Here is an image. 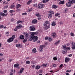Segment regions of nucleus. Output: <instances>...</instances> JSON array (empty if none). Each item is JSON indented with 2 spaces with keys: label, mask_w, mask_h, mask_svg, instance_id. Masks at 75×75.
Instances as JSON below:
<instances>
[{
  "label": "nucleus",
  "mask_w": 75,
  "mask_h": 75,
  "mask_svg": "<svg viewBox=\"0 0 75 75\" xmlns=\"http://www.w3.org/2000/svg\"><path fill=\"white\" fill-rule=\"evenodd\" d=\"M8 8V6H4V8Z\"/></svg>",
  "instance_id": "nucleus-58"
},
{
  "label": "nucleus",
  "mask_w": 75,
  "mask_h": 75,
  "mask_svg": "<svg viewBox=\"0 0 75 75\" xmlns=\"http://www.w3.org/2000/svg\"><path fill=\"white\" fill-rule=\"evenodd\" d=\"M42 2H43V3H47L46 0H43L42 1Z\"/></svg>",
  "instance_id": "nucleus-49"
},
{
  "label": "nucleus",
  "mask_w": 75,
  "mask_h": 75,
  "mask_svg": "<svg viewBox=\"0 0 75 75\" xmlns=\"http://www.w3.org/2000/svg\"><path fill=\"white\" fill-rule=\"evenodd\" d=\"M4 13H6L7 12V11L6 10H4Z\"/></svg>",
  "instance_id": "nucleus-54"
},
{
  "label": "nucleus",
  "mask_w": 75,
  "mask_h": 75,
  "mask_svg": "<svg viewBox=\"0 0 75 75\" xmlns=\"http://www.w3.org/2000/svg\"><path fill=\"white\" fill-rule=\"evenodd\" d=\"M45 39L46 40H48V37H45Z\"/></svg>",
  "instance_id": "nucleus-59"
},
{
  "label": "nucleus",
  "mask_w": 75,
  "mask_h": 75,
  "mask_svg": "<svg viewBox=\"0 0 75 75\" xmlns=\"http://www.w3.org/2000/svg\"><path fill=\"white\" fill-rule=\"evenodd\" d=\"M27 41V39H25L23 40V42H26Z\"/></svg>",
  "instance_id": "nucleus-34"
},
{
  "label": "nucleus",
  "mask_w": 75,
  "mask_h": 75,
  "mask_svg": "<svg viewBox=\"0 0 75 75\" xmlns=\"http://www.w3.org/2000/svg\"><path fill=\"white\" fill-rule=\"evenodd\" d=\"M34 36L33 35H31V37L29 39L30 41H32L33 40Z\"/></svg>",
  "instance_id": "nucleus-22"
},
{
  "label": "nucleus",
  "mask_w": 75,
  "mask_h": 75,
  "mask_svg": "<svg viewBox=\"0 0 75 75\" xmlns=\"http://www.w3.org/2000/svg\"><path fill=\"white\" fill-rule=\"evenodd\" d=\"M70 34H71V36H72V37H74V36H75L74 34L73 33H71Z\"/></svg>",
  "instance_id": "nucleus-41"
},
{
  "label": "nucleus",
  "mask_w": 75,
  "mask_h": 75,
  "mask_svg": "<svg viewBox=\"0 0 75 75\" xmlns=\"http://www.w3.org/2000/svg\"><path fill=\"white\" fill-rule=\"evenodd\" d=\"M15 6L14 5H12L11 6V8H14Z\"/></svg>",
  "instance_id": "nucleus-51"
},
{
  "label": "nucleus",
  "mask_w": 75,
  "mask_h": 75,
  "mask_svg": "<svg viewBox=\"0 0 75 75\" xmlns=\"http://www.w3.org/2000/svg\"><path fill=\"white\" fill-rule=\"evenodd\" d=\"M66 5L67 7H70L71 6V3L70 1V0H69L68 3H67Z\"/></svg>",
  "instance_id": "nucleus-4"
},
{
  "label": "nucleus",
  "mask_w": 75,
  "mask_h": 75,
  "mask_svg": "<svg viewBox=\"0 0 75 75\" xmlns=\"http://www.w3.org/2000/svg\"><path fill=\"white\" fill-rule=\"evenodd\" d=\"M20 38L21 40H23V39H24V36L23 35H21L20 36Z\"/></svg>",
  "instance_id": "nucleus-15"
},
{
  "label": "nucleus",
  "mask_w": 75,
  "mask_h": 75,
  "mask_svg": "<svg viewBox=\"0 0 75 75\" xmlns=\"http://www.w3.org/2000/svg\"><path fill=\"white\" fill-rule=\"evenodd\" d=\"M21 6V5L20 4H18L16 6V7L17 8H18Z\"/></svg>",
  "instance_id": "nucleus-36"
},
{
  "label": "nucleus",
  "mask_w": 75,
  "mask_h": 75,
  "mask_svg": "<svg viewBox=\"0 0 75 75\" xmlns=\"http://www.w3.org/2000/svg\"><path fill=\"white\" fill-rule=\"evenodd\" d=\"M33 10V8H30V9L28 10L29 12H30V11H31Z\"/></svg>",
  "instance_id": "nucleus-47"
},
{
  "label": "nucleus",
  "mask_w": 75,
  "mask_h": 75,
  "mask_svg": "<svg viewBox=\"0 0 75 75\" xmlns=\"http://www.w3.org/2000/svg\"><path fill=\"white\" fill-rule=\"evenodd\" d=\"M60 15V14L59 13H57L55 14V16H59V15Z\"/></svg>",
  "instance_id": "nucleus-42"
},
{
  "label": "nucleus",
  "mask_w": 75,
  "mask_h": 75,
  "mask_svg": "<svg viewBox=\"0 0 75 75\" xmlns=\"http://www.w3.org/2000/svg\"><path fill=\"white\" fill-rule=\"evenodd\" d=\"M44 7V4H39L38 5V8H40V9H41V8H43Z\"/></svg>",
  "instance_id": "nucleus-1"
},
{
  "label": "nucleus",
  "mask_w": 75,
  "mask_h": 75,
  "mask_svg": "<svg viewBox=\"0 0 75 75\" xmlns=\"http://www.w3.org/2000/svg\"><path fill=\"white\" fill-rule=\"evenodd\" d=\"M9 12L10 13H13V12H14V11H13V10H10V11H9Z\"/></svg>",
  "instance_id": "nucleus-56"
},
{
  "label": "nucleus",
  "mask_w": 75,
  "mask_h": 75,
  "mask_svg": "<svg viewBox=\"0 0 75 75\" xmlns=\"http://www.w3.org/2000/svg\"><path fill=\"white\" fill-rule=\"evenodd\" d=\"M40 66H38V65H37L36 66V69H38L40 68Z\"/></svg>",
  "instance_id": "nucleus-28"
},
{
  "label": "nucleus",
  "mask_w": 75,
  "mask_h": 75,
  "mask_svg": "<svg viewBox=\"0 0 75 75\" xmlns=\"http://www.w3.org/2000/svg\"><path fill=\"white\" fill-rule=\"evenodd\" d=\"M38 37L37 36H33V42H35V41H37V40H38Z\"/></svg>",
  "instance_id": "nucleus-3"
},
{
  "label": "nucleus",
  "mask_w": 75,
  "mask_h": 75,
  "mask_svg": "<svg viewBox=\"0 0 75 75\" xmlns=\"http://www.w3.org/2000/svg\"><path fill=\"white\" fill-rule=\"evenodd\" d=\"M53 59L54 61H56L57 60V58L56 57H54L53 58Z\"/></svg>",
  "instance_id": "nucleus-48"
},
{
  "label": "nucleus",
  "mask_w": 75,
  "mask_h": 75,
  "mask_svg": "<svg viewBox=\"0 0 75 75\" xmlns=\"http://www.w3.org/2000/svg\"><path fill=\"white\" fill-rule=\"evenodd\" d=\"M17 24H20V23H21L22 22L20 21H17Z\"/></svg>",
  "instance_id": "nucleus-43"
},
{
  "label": "nucleus",
  "mask_w": 75,
  "mask_h": 75,
  "mask_svg": "<svg viewBox=\"0 0 75 75\" xmlns=\"http://www.w3.org/2000/svg\"><path fill=\"white\" fill-rule=\"evenodd\" d=\"M23 26L21 25H19L17 26H16V28L18 29H19V28H21V27Z\"/></svg>",
  "instance_id": "nucleus-16"
},
{
  "label": "nucleus",
  "mask_w": 75,
  "mask_h": 75,
  "mask_svg": "<svg viewBox=\"0 0 75 75\" xmlns=\"http://www.w3.org/2000/svg\"><path fill=\"white\" fill-rule=\"evenodd\" d=\"M9 34V32H8V31L6 32L5 33L6 34Z\"/></svg>",
  "instance_id": "nucleus-60"
},
{
  "label": "nucleus",
  "mask_w": 75,
  "mask_h": 75,
  "mask_svg": "<svg viewBox=\"0 0 75 75\" xmlns=\"http://www.w3.org/2000/svg\"><path fill=\"white\" fill-rule=\"evenodd\" d=\"M45 45H41L40 46V48H39L40 50L41 51H43V47H45Z\"/></svg>",
  "instance_id": "nucleus-7"
},
{
  "label": "nucleus",
  "mask_w": 75,
  "mask_h": 75,
  "mask_svg": "<svg viewBox=\"0 0 75 75\" xmlns=\"http://www.w3.org/2000/svg\"><path fill=\"white\" fill-rule=\"evenodd\" d=\"M14 67L15 68H18L19 67V64L18 63L15 64L14 65Z\"/></svg>",
  "instance_id": "nucleus-13"
},
{
  "label": "nucleus",
  "mask_w": 75,
  "mask_h": 75,
  "mask_svg": "<svg viewBox=\"0 0 75 75\" xmlns=\"http://www.w3.org/2000/svg\"><path fill=\"white\" fill-rule=\"evenodd\" d=\"M33 7H37V3L33 4Z\"/></svg>",
  "instance_id": "nucleus-45"
},
{
  "label": "nucleus",
  "mask_w": 75,
  "mask_h": 75,
  "mask_svg": "<svg viewBox=\"0 0 75 75\" xmlns=\"http://www.w3.org/2000/svg\"><path fill=\"white\" fill-rule=\"evenodd\" d=\"M38 34V32H32L31 34V35H33V36H35L34 35H37Z\"/></svg>",
  "instance_id": "nucleus-8"
},
{
  "label": "nucleus",
  "mask_w": 75,
  "mask_h": 75,
  "mask_svg": "<svg viewBox=\"0 0 75 75\" xmlns=\"http://www.w3.org/2000/svg\"><path fill=\"white\" fill-rule=\"evenodd\" d=\"M0 73H1V74H4V72L2 71V70H0Z\"/></svg>",
  "instance_id": "nucleus-53"
},
{
  "label": "nucleus",
  "mask_w": 75,
  "mask_h": 75,
  "mask_svg": "<svg viewBox=\"0 0 75 75\" xmlns=\"http://www.w3.org/2000/svg\"><path fill=\"white\" fill-rule=\"evenodd\" d=\"M23 34L24 35H25L26 37H28V34L27 33L24 32Z\"/></svg>",
  "instance_id": "nucleus-11"
},
{
  "label": "nucleus",
  "mask_w": 75,
  "mask_h": 75,
  "mask_svg": "<svg viewBox=\"0 0 75 75\" xmlns=\"http://www.w3.org/2000/svg\"><path fill=\"white\" fill-rule=\"evenodd\" d=\"M11 38H13V40L14 39V38H16V36H15V35H13L12 36V37Z\"/></svg>",
  "instance_id": "nucleus-46"
},
{
  "label": "nucleus",
  "mask_w": 75,
  "mask_h": 75,
  "mask_svg": "<svg viewBox=\"0 0 75 75\" xmlns=\"http://www.w3.org/2000/svg\"><path fill=\"white\" fill-rule=\"evenodd\" d=\"M32 52H33V53H35V52H37V51H36V49L34 48L33 49Z\"/></svg>",
  "instance_id": "nucleus-23"
},
{
  "label": "nucleus",
  "mask_w": 75,
  "mask_h": 75,
  "mask_svg": "<svg viewBox=\"0 0 75 75\" xmlns=\"http://www.w3.org/2000/svg\"><path fill=\"white\" fill-rule=\"evenodd\" d=\"M71 49V48L70 47H66V50H70V49Z\"/></svg>",
  "instance_id": "nucleus-39"
},
{
  "label": "nucleus",
  "mask_w": 75,
  "mask_h": 75,
  "mask_svg": "<svg viewBox=\"0 0 75 75\" xmlns=\"http://www.w3.org/2000/svg\"><path fill=\"white\" fill-rule=\"evenodd\" d=\"M47 64H43L42 65V66L44 67H47Z\"/></svg>",
  "instance_id": "nucleus-27"
},
{
  "label": "nucleus",
  "mask_w": 75,
  "mask_h": 75,
  "mask_svg": "<svg viewBox=\"0 0 75 75\" xmlns=\"http://www.w3.org/2000/svg\"><path fill=\"white\" fill-rule=\"evenodd\" d=\"M57 7L58 6L55 5H53L52 6V8H57Z\"/></svg>",
  "instance_id": "nucleus-26"
},
{
  "label": "nucleus",
  "mask_w": 75,
  "mask_h": 75,
  "mask_svg": "<svg viewBox=\"0 0 75 75\" xmlns=\"http://www.w3.org/2000/svg\"><path fill=\"white\" fill-rule=\"evenodd\" d=\"M10 75H13V74L12 72H11L10 74Z\"/></svg>",
  "instance_id": "nucleus-63"
},
{
  "label": "nucleus",
  "mask_w": 75,
  "mask_h": 75,
  "mask_svg": "<svg viewBox=\"0 0 75 75\" xmlns=\"http://www.w3.org/2000/svg\"><path fill=\"white\" fill-rule=\"evenodd\" d=\"M50 25V22L47 21H45V23L44 24V26H46V25Z\"/></svg>",
  "instance_id": "nucleus-5"
},
{
  "label": "nucleus",
  "mask_w": 75,
  "mask_h": 75,
  "mask_svg": "<svg viewBox=\"0 0 75 75\" xmlns=\"http://www.w3.org/2000/svg\"><path fill=\"white\" fill-rule=\"evenodd\" d=\"M50 25H48L46 26H45L44 27V30H47V29H48V28H50Z\"/></svg>",
  "instance_id": "nucleus-9"
},
{
  "label": "nucleus",
  "mask_w": 75,
  "mask_h": 75,
  "mask_svg": "<svg viewBox=\"0 0 75 75\" xmlns=\"http://www.w3.org/2000/svg\"><path fill=\"white\" fill-rule=\"evenodd\" d=\"M26 64H30V62L29 61H27L26 62Z\"/></svg>",
  "instance_id": "nucleus-35"
},
{
  "label": "nucleus",
  "mask_w": 75,
  "mask_h": 75,
  "mask_svg": "<svg viewBox=\"0 0 75 75\" xmlns=\"http://www.w3.org/2000/svg\"><path fill=\"white\" fill-rule=\"evenodd\" d=\"M3 28V25H1L0 26V28Z\"/></svg>",
  "instance_id": "nucleus-57"
},
{
  "label": "nucleus",
  "mask_w": 75,
  "mask_h": 75,
  "mask_svg": "<svg viewBox=\"0 0 75 75\" xmlns=\"http://www.w3.org/2000/svg\"><path fill=\"white\" fill-rule=\"evenodd\" d=\"M70 59L68 57H66L65 58V62L67 63L68 61H69Z\"/></svg>",
  "instance_id": "nucleus-12"
},
{
  "label": "nucleus",
  "mask_w": 75,
  "mask_h": 75,
  "mask_svg": "<svg viewBox=\"0 0 75 75\" xmlns=\"http://www.w3.org/2000/svg\"><path fill=\"white\" fill-rule=\"evenodd\" d=\"M73 16L74 17H75V13L73 14Z\"/></svg>",
  "instance_id": "nucleus-64"
},
{
  "label": "nucleus",
  "mask_w": 75,
  "mask_h": 75,
  "mask_svg": "<svg viewBox=\"0 0 75 75\" xmlns=\"http://www.w3.org/2000/svg\"><path fill=\"white\" fill-rule=\"evenodd\" d=\"M64 23L63 22H62V21H60L59 22V24H61V25H63V23Z\"/></svg>",
  "instance_id": "nucleus-44"
},
{
  "label": "nucleus",
  "mask_w": 75,
  "mask_h": 75,
  "mask_svg": "<svg viewBox=\"0 0 75 75\" xmlns=\"http://www.w3.org/2000/svg\"><path fill=\"white\" fill-rule=\"evenodd\" d=\"M62 48L63 49H64V50H66L67 45H62Z\"/></svg>",
  "instance_id": "nucleus-18"
},
{
  "label": "nucleus",
  "mask_w": 75,
  "mask_h": 75,
  "mask_svg": "<svg viewBox=\"0 0 75 75\" xmlns=\"http://www.w3.org/2000/svg\"><path fill=\"white\" fill-rule=\"evenodd\" d=\"M67 50L66 49H64L62 52V53L64 54H66L67 53Z\"/></svg>",
  "instance_id": "nucleus-25"
},
{
  "label": "nucleus",
  "mask_w": 75,
  "mask_h": 75,
  "mask_svg": "<svg viewBox=\"0 0 75 75\" xmlns=\"http://www.w3.org/2000/svg\"><path fill=\"white\" fill-rule=\"evenodd\" d=\"M62 66H63V64H61L59 66V67L60 68H61V67H62Z\"/></svg>",
  "instance_id": "nucleus-61"
},
{
  "label": "nucleus",
  "mask_w": 75,
  "mask_h": 75,
  "mask_svg": "<svg viewBox=\"0 0 75 75\" xmlns=\"http://www.w3.org/2000/svg\"><path fill=\"white\" fill-rule=\"evenodd\" d=\"M30 30L31 31H35V28L34 26L32 25L29 28Z\"/></svg>",
  "instance_id": "nucleus-2"
},
{
  "label": "nucleus",
  "mask_w": 75,
  "mask_h": 75,
  "mask_svg": "<svg viewBox=\"0 0 75 75\" xmlns=\"http://www.w3.org/2000/svg\"><path fill=\"white\" fill-rule=\"evenodd\" d=\"M49 13H51V14H54V12L52 11H49Z\"/></svg>",
  "instance_id": "nucleus-38"
},
{
  "label": "nucleus",
  "mask_w": 75,
  "mask_h": 75,
  "mask_svg": "<svg viewBox=\"0 0 75 75\" xmlns=\"http://www.w3.org/2000/svg\"><path fill=\"white\" fill-rule=\"evenodd\" d=\"M48 41L49 42H51V41H52V39L50 37H49V39H48Z\"/></svg>",
  "instance_id": "nucleus-24"
},
{
  "label": "nucleus",
  "mask_w": 75,
  "mask_h": 75,
  "mask_svg": "<svg viewBox=\"0 0 75 75\" xmlns=\"http://www.w3.org/2000/svg\"><path fill=\"white\" fill-rule=\"evenodd\" d=\"M48 16H49L50 17H52V15L51 13H50L49 14H48Z\"/></svg>",
  "instance_id": "nucleus-40"
},
{
  "label": "nucleus",
  "mask_w": 75,
  "mask_h": 75,
  "mask_svg": "<svg viewBox=\"0 0 75 75\" xmlns=\"http://www.w3.org/2000/svg\"><path fill=\"white\" fill-rule=\"evenodd\" d=\"M27 14V13L25 12L22 13L23 16H25Z\"/></svg>",
  "instance_id": "nucleus-50"
},
{
  "label": "nucleus",
  "mask_w": 75,
  "mask_h": 75,
  "mask_svg": "<svg viewBox=\"0 0 75 75\" xmlns=\"http://www.w3.org/2000/svg\"><path fill=\"white\" fill-rule=\"evenodd\" d=\"M35 15L36 16H37L38 17H40V14L39 13H37Z\"/></svg>",
  "instance_id": "nucleus-30"
},
{
  "label": "nucleus",
  "mask_w": 75,
  "mask_h": 75,
  "mask_svg": "<svg viewBox=\"0 0 75 75\" xmlns=\"http://www.w3.org/2000/svg\"><path fill=\"white\" fill-rule=\"evenodd\" d=\"M0 15H1L2 16H5V14L1 12V13L0 12Z\"/></svg>",
  "instance_id": "nucleus-31"
},
{
  "label": "nucleus",
  "mask_w": 75,
  "mask_h": 75,
  "mask_svg": "<svg viewBox=\"0 0 75 75\" xmlns=\"http://www.w3.org/2000/svg\"><path fill=\"white\" fill-rule=\"evenodd\" d=\"M60 42V40H58L55 43V45H57V44H58Z\"/></svg>",
  "instance_id": "nucleus-32"
},
{
  "label": "nucleus",
  "mask_w": 75,
  "mask_h": 75,
  "mask_svg": "<svg viewBox=\"0 0 75 75\" xmlns=\"http://www.w3.org/2000/svg\"><path fill=\"white\" fill-rule=\"evenodd\" d=\"M32 23H34V24H35V23H36L37 22V20L36 19H34L32 21Z\"/></svg>",
  "instance_id": "nucleus-17"
},
{
  "label": "nucleus",
  "mask_w": 75,
  "mask_h": 75,
  "mask_svg": "<svg viewBox=\"0 0 75 75\" xmlns=\"http://www.w3.org/2000/svg\"><path fill=\"white\" fill-rule=\"evenodd\" d=\"M56 66H57V65L56 64H53V67H56Z\"/></svg>",
  "instance_id": "nucleus-52"
},
{
  "label": "nucleus",
  "mask_w": 75,
  "mask_h": 75,
  "mask_svg": "<svg viewBox=\"0 0 75 75\" xmlns=\"http://www.w3.org/2000/svg\"><path fill=\"white\" fill-rule=\"evenodd\" d=\"M24 68H22L21 69L20 71V74H21L24 71Z\"/></svg>",
  "instance_id": "nucleus-14"
},
{
  "label": "nucleus",
  "mask_w": 75,
  "mask_h": 75,
  "mask_svg": "<svg viewBox=\"0 0 75 75\" xmlns=\"http://www.w3.org/2000/svg\"><path fill=\"white\" fill-rule=\"evenodd\" d=\"M31 1H29L27 2L26 4H28V5L30 4L31 3Z\"/></svg>",
  "instance_id": "nucleus-37"
},
{
  "label": "nucleus",
  "mask_w": 75,
  "mask_h": 75,
  "mask_svg": "<svg viewBox=\"0 0 75 75\" xmlns=\"http://www.w3.org/2000/svg\"><path fill=\"white\" fill-rule=\"evenodd\" d=\"M52 26H55V25H56V23H55V22H53L52 23Z\"/></svg>",
  "instance_id": "nucleus-33"
},
{
  "label": "nucleus",
  "mask_w": 75,
  "mask_h": 75,
  "mask_svg": "<svg viewBox=\"0 0 75 75\" xmlns=\"http://www.w3.org/2000/svg\"><path fill=\"white\" fill-rule=\"evenodd\" d=\"M71 44H72V45H73L72 46V48L73 50H75V42H73Z\"/></svg>",
  "instance_id": "nucleus-10"
},
{
  "label": "nucleus",
  "mask_w": 75,
  "mask_h": 75,
  "mask_svg": "<svg viewBox=\"0 0 75 75\" xmlns=\"http://www.w3.org/2000/svg\"><path fill=\"white\" fill-rule=\"evenodd\" d=\"M13 61V60H12L11 59L9 60L8 61H9V62H11V61Z\"/></svg>",
  "instance_id": "nucleus-62"
},
{
  "label": "nucleus",
  "mask_w": 75,
  "mask_h": 75,
  "mask_svg": "<svg viewBox=\"0 0 75 75\" xmlns=\"http://www.w3.org/2000/svg\"><path fill=\"white\" fill-rule=\"evenodd\" d=\"M52 36L53 38H56V37H57V34H56V33H54L53 34Z\"/></svg>",
  "instance_id": "nucleus-19"
},
{
  "label": "nucleus",
  "mask_w": 75,
  "mask_h": 75,
  "mask_svg": "<svg viewBox=\"0 0 75 75\" xmlns=\"http://www.w3.org/2000/svg\"><path fill=\"white\" fill-rule=\"evenodd\" d=\"M16 47L18 48H21V45L20 44H17L16 45Z\"/></svg>",
  "instance_id": "nucleus-20"
},
{
  "label": "nucleus",
  "mask_w": 75,
  "mask_h": 75,
  "mask_svg": "<svg viewBox=\"0 0 75 75\" xmlns=\"http://www.w3.org/2000/svg\"><path fill=\"white\" fill-rule=\"evenodd\" d=\"M70 3L72 4L75 3V0H70Z\"/></svg>",
  "instance_id": "nucleus-29"
},
{
  "label": "nucleus",
  "mask_w": 75,
  "mask_h": 75,
  "mask_svg": "<svg viewBox=\"0 0 75 75\" xmlns=\"http://www.w3.org/2000/svg\"><path fill=\"white\" fill-rule=\"evenodd\" d=\"M68 10V8H65V11H67Z\"/></svg>",
  "instance_id": "nucleus-55"
},
{
  "label": "nucleus",
  "mask_w": 75,
  "mask_h": 75,
  "mask_svg": "<svg viewBox=\"0 0 75 75\" xmlns=\"http://www.w3.org/2000/svg\"><path fill=\"white\" fill-rule=\"evenodd\" d=\"M64 3L65 1H60L59 4H64Z\"/></svg>",
  "instance_id": "nucleus-21"
},
{
  "label": "nucleus",
  "mask_w": 75,
  "mask_h": 75,
  "mask_svg": "<svg viewBox=\"0 0 75 75\" xmlns=\"http://www.w3.org/2000/svg\"><path fill=\"white\" fill-rule=\"evenodd\" d=\"M13 41V38H10L7 40V41L8 42H12Z\"/></svg>",
  "instance_id": "nucleus-6"
}]
</instances>
